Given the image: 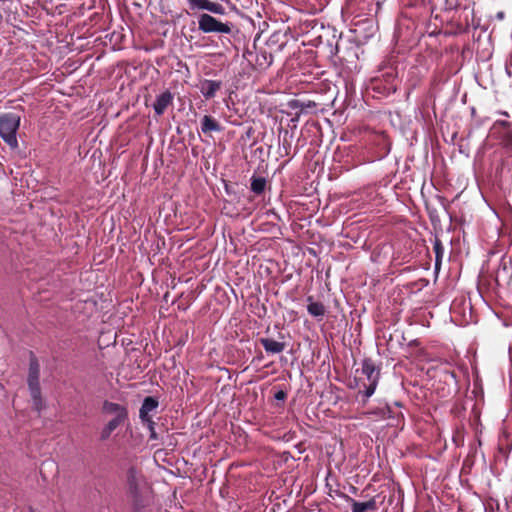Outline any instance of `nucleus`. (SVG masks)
Wrapping results in <instances>:
<instances>
[{
  "mask_svg": "<svg viewBox=\"0 0 512 512\" xmlns=\"http://www.w3.org/2000/svg\"><path fill=\"white\" fill-rule=\"evenodd\" d=\"M497 17H498V18H500V19H502V18L504 17V13H503V12H499V13L497 14Z\"/></svg>",
  "mask_w": 512,
  "mask_h": 512,
  "instance_id": "nucleus-27",
  "label": "nucleus"
},
{
  "mask_svg": "<svg viewBox=\"0 0 512 512\" xmlns=\"http://www.w3.org/2000/svg\"><path fill=\"white\" fill-rule=\"evenodd\" d=\"M434 250H435V254H436V265H437L443 255V247L439 240L435 241Z\"/></svg>",
  "mask_w": 512,
  "mask_h": 512,
  "instance_id": "nucleus-24",
  "label": "nucleus"
},
{
  "mask_svg": "<svg viewBox=\"0 0 512 512\" xmlns=\"http://www.w3.org/2000/svg\"><path fill=\"white\" fill-rule=\"evenodd\" d=\"M498 139L504 148L512 152V127L498 131Z\"/></svg>",
  "mask_w": 512,
  "mask_h": 512,
  "instance_id": "nucleus-18",
  "label": "nucleus"
},
{
  "mask_svg": "<svg viewBox=\"0 0 512 512\" xmlns=\"http://www.w3.org/2000/svg\"><path fill=\"white\" fill-rule=\"evenodd\" d=\"M141 423L146 426V428L149 430V440L155 441L158 440V435L155 431V425L156 423L153 421V419H147V421H141Z\"/></svg>",
  "mask_w": 512,
  "mask_h": 512,
  "instance_id": "nucleus-19",
  "label": "nucleus"
},
{
  "mask_svg": "<svg viewBox=\"0 0 512 512\" xmlns=\"http://www.w3.org/2000/svg\"><path fill=\"white\" fill-rule=\"evenodd\" d=\"M208 11L211 13H214V14H218V15H224L226 13L225 8L220 3H216V2L210 3Z\"/></svg>",
  "mask_w": 512,
  "mask_h": 512,
  "instance_id": "nucleus-22",
  "label": "nucleus"
},
{
  "mask_svg": "<svg viewBox=\"0 0 512 512\" xmlns=\"http://www.w3.org/2000/svg\"><path fill=\"white\" fill-rule=\"evenodd\" d=\"M290 147H291V143L286 138H284L282 145L279 147L280 153L282 154V150H283L284 154L288 155Z\"/></svg>",
  "mask_w": 512,
  "mask_h": 512,
  "instance_id": "nucleus-25",
  "label": "nucleus"
},
{
  "mask_svg": "<svg viewBox=\"0 0 512 512\" xmlns=\"http://www.w3.org/2000/svg\"><path fill=\"white\" fill-rule=\"evenodd\" d=\"M127 489L137 509L143 508L148 503L149 488L142 475L133 467L126 474Z\"/></svg>",
  "mask_w": 512,
  "mask_h": 512,
  "instance_id": "nucleus-2",
  "label": "nucleus"
},
{
  "mask_svg": "<svg viewBox=\"0 0 512 512\" xmlns=\"http://www.w3.org/2000/svg\"><path fill=\"white\" fill-rule=\"evenodd\" d=\"M255 65L259 69H266L268 68L272 62H273V56L271 53L267 52L266 50H259L255 53Z\"/></svg>",
  "mask_w": 512,
  "mask_h": 512,
  "instance_id": "nucleus-14",
  "label": "nucleus"
},
{
  "mask_svg": "<svg viewBox=\"0 0 512 512\" xmlns=\"http://www.w3.org/2000/svg\"><path fill=\"white\" fill-rule=\"evenodd\" d=\"M102 413L111 417L100 431L99 439L104 442L111 437L117 428L129 423V414L126 406L108 400L103 402Z\"/></svg>",
  "mask_w": 512,
  "mask_h": 512,
  "instance_id": "nucleus-1",
  "label": "nucleus"
},
{
  "mask_svg": "<svg viewBox=\"0 0 512 512\" xmlns=\"http://www.w3.org/2000/svg\"><path fill=\"white\" fill-rule=\"evenodd\" d=\"M20 121V116L13 112L0 115V137L12 149L18 147L17 131Z\"/></svg>",
  "mask_w": 512,
  "mask_h": 512,
  "instance_id": "nucleus-4",
  "label": "nucleus"
},
{
  "mask_svg": "<svg viewBox=\"0 0 512 512\" xmlns=\"http://www.w3.org/2000/svg\"><path fill=\"white\" fill-rule=\"evenodd\" d=\"M307 302L308 313L315 318H323L326 313L325 306L320 302H314L312 296H308Z\"/></svg>",
  "mask_w": 512,
  "mask_h": 512,
  "instance_id": "nucleus-15",
  "label": "nucleus"
},
{
  "mask_svg": "<svg viewBox=\"0 0 512 512\" xmlns=\"http://www.w3.org/2000/svg\"><path fill=\"white\" fill-rule=\"evenodd\" d=\"M193 6L191 10H209L211 1L209 0H192Z\"/></svg>",
  "mask_w": 512,
  "mask_h": 512,
  "instance_id": "nucleus-21",
  "label": "nucleus"
},
{
  "mask_svg": "<svg viewBox=\"0 0 512 512\" xmlns=\"http://www.w3.org/2000/svg\"><path fill=\"white\" fill-rule=\"evenodd\" d=\"M159 406L158 400L153 396H147L143 399L142 405L139 409V418L141 421L152 419L151 412L155 411Z\"/></svg>",
  "mask_w": 512,
  "mask_h": 512,
  "instance_id": "nucleus-7",
  "label": "nucleus"
},
{
  "mask_svg": "<svg viewBox=\"0 0 512 512\" xmlns=\"http://www.w3.org/2000/svg\"><path fill=\"white\" fill-rule=\"evenodd\" d=\"M259 342L264 350L270 354H279L283 352L286 347L284 342H279L271 338H260Z\"/></svg>",
  "mask_w": 512,
  "mask_h": 512,
  "instance_id": "nucleus-10",
  "label": "nucleus"
},
{
  "mask_svg": "<svg viewBox=\"0 0 512 512\" xmlns=\"http://www.w3.org/2000/svg\"><path fill=\"white\" fill-rule=\"evenodd\" d=\"M397 74H398V72H397L396 68H394L392 66L382 70L381 77L384 78V80L387 84L388 91H392V92L396 91L397 85H396L395 81L397 78Z\"/></svg>",
  "mask_w": 512,
  "mask_h": 512,
  "instance_id": "nucleus-12",
  "label": "nucleus"
},
{
  "mask_svg": "<svg viewBox=\"0 0 512 512\" xmlns=\"http://www.w3.org/2000/svg\"><path fill=\"white\" fill-rule=\"evenodd\" d=\"M362 374L365 375L367 382H363V389H359L357 393V399L362 403L366 404L368 399L374 394L376 387L379 382L380 369L375 365L373 360L365 358L362 361Z\"/></svg>",
  "mask_w": 512,
  "mask_h": 512,
  "instance_id": "nucleus-3",
  "label": "nucleus"
},
{
  "mask_svg": "<svg viewBox=\"0 0 512 512\" xmlns=\"http://www.w3.org/2000/svg\"><path fill=\"white\" fill-rule=\"evenodd\" d=\"M456 305H457V301L455 300L453 303H452V309H455L456 308Z\"/></svg>",
  "mask_w": 512,
  "mask_h": 512,
  "instance_id": "nucleus-28",
  "label": "nucleus"
},
{
  "mask_svg": "<svg viewBox=\"0 0 512 512\" xmlns=\"http://www.w3.org/2000/svg\"><path fill=\"white\" fill-rule=\"evenodd\" d=\"M221 86V81L204 79L201 81L199 89L204 98L208 100L215 97Z\"/></svg>",
  "mask_w": 512,
  "mask_h": 512,
  "instance_id": "nucleus-8",
  "label": "nucleus"
},
{
  "mask_svg": "<svg viewBox=\"0 0 512 512\" xmlns=\"http://www.w3.org/2000/svg\"><path fill=\"white\" fill-rule=\"evenodd\" d=\"M369 414L375 415L381 419L394 418V411L388 404H383L369 411Z\"/></svg>",
  "mask_w": 512,
  "mask_h": 512,
  "instance_id": "nucleus-17",
  "label": "nucleus"
},
{
  "mask_svg": "<svg viewBox=\"0 0 512 512\" xmlns=\"http://www.w3.org/2000/svg\"><path fill=\"white\" fill-rule=\"evenodd\" d=\"M501 114L504 115V116H509V114L507 112H505V111L501 112Z\"/></svg>",
  "mask_w": 512,
  "mask_h": 512,
  "instance_id": "nucleus-30",
  "label": "nucleus"
},
{
  "mask_svg": "<svg viewBox=\"0 0 512 512\" xmlns=\"http://www.w3.org/2000/svg\"><path fill=\"white\" fill-rule=\"evenodd\" d=\"M31 395V398H32V404H33V408L38 412L40 413L41 410L43 409L44 407V402L42 400V397H41V391H39V393L37 394V396H35L34 394H30Z\"/></svg>",
  "mask_w": 512,
  "mask_h": 512,
  "instance_id": "nucleus-20",
  "label": "nucleus"
},
{
  "mask_svg": "<svg viewBox=\"0 0 512 512\" xmlns=\"http://www.w3.org/2000/svg\"><path fill=\"white\" fill-rule=\"evenodd\" d=\"M287 397V393L284 391V390H278L275 394H274V398L277 400V401H284Z\"/></svg>",
  "mask_w": 512,
  "mask_h": 512,
  "instance_id": "nucleus-26",
  "label": "nucleus"
},
{
  "mask_svg": "<svg viewBox=\"0 0 512 512\" xmlns=\"http://www.w3.org/2000/svg\"><path fill=\"white\" fill-rule=\"evenodd\" d=\"M347 501L352 505V512H366L376 509V500L373 498L367 501H355L351 498H347Z\"/></svg>",
  "mask_w": 512,
  "mask_h": 512,
  "instance_id": "nucleus-13",
  "label": "nucleus"
},
{
  "mask_svg": "<svg viewBox=\"0 0 512 512\" xmlns=\"http://www.w3.org/2000/svg\"><path fill=\"white\" fill-rule=\"evenodd\" d=\"M222 126L220 123L210 115H205L201 119V132L204 134L210 132H221Z\"/></svg>",
  "mask_w": 512,
  "mask_h": 512,
  "instance_id": "nucleus-11",
  "label": "nucleus"
},
{
  "mask_svg": "<svg viewBox=\"0 0 512 512\" xmlns=\"http://www.w3.org/2000/svg\"><path fill=\"white\" fill-rule=\"evenodd\" d=\"M173 95L169 90H166L159 94L156 97V100L153 104V109L156 113V115L160 116L162 115L167 107L172 103Z\"/></svg>",
  "mask_w": 512,
  "mask_h": 512,
  "instance_id": "nucleus-9",
  "label": "nucleus"
},
{
  "mask_svg": "<svg viewBox=\"0 0 512 512\" xmlns=\"http://www.w3.org/2000/svg\"><path fill=\"white\" fill-rule=\"evenodd\" d=\"M199 30L204 33H231V24L223 23L210 14L203 13L198 18Z\"/></svg>",
  "mask_w": 512,
  "mask_h": 512,
  "instance_id": "nucleus-5",
  "label": "nucleus"
},
{
  "mask_svg": "<svg viewBox=\"0 0 512 512\" xmlns=\"http://www.w3.org/2000/svg\"><path fill=\"white\" fill-rule=\"evenodd\" d=\"M267 181L264 177L253 174L250 179V189L255 195H261L266 189Z\"/></svg>",
  "mask_w": 512,
  "mask_h": 512,
  "instance_id": "nucleus-16",
  "label": "nucleus"
},
{
  "mask_svg": "<svg viewBox=\"0 0 512 512\" xmlns=\"http://www.w3.org/2000/svg\"><path fill=\"white\" fill-rule=\"evenodd\" d=\"M512 127V124L506 120H497L495 121V123L493 124V130L494 131H501L503 129H508V128H511Z\"/></svg>",
  "mask_w": 512,
  "mask_h": 512,
  "instance_id": "nucleus-23",
  "label": "nucleus"
},
{
  "mask_svg": "<svg viewBox=\"0 0 512 512\" xmlns=\"http://www.w3.org/2000/svg\"><path fill=\"white\" fill-rule=\"evenodd\" d=\"M39 375H40V365L37 358L31 354L30 363H29V373H28V387L30 394H34L37 396L40 389L39 383Z\"/></svg>",
  "mask_w": 512,
  "mask_h": 512,
  "instance_id": "nucleus-6",
  "label": "nucleus"
},
{
  "mask_svg": "<svg viewBox=\"0 0 512 512\" xmlns=\"http://www.w3.org/2000/svg\"><path fill=\"white\" fill-rule=\"evenodd\" d=\"M189 3V7L191 8L193 6L192 0H186Z\"/></svg>",
  "mask_w": 512,
  "mask_h": 512,
  "instance_id": "nucleus-29",
  "label": "nucleus"
}]
</instances>
